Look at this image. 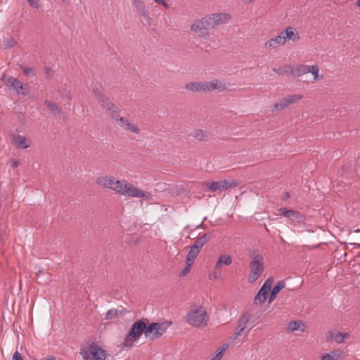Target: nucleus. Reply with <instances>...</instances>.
Here are the masks:
<instances>
[{"mask_svg": "<svg viewBox=\"0 0 360 360\" xmlns=\"http://www.w3.org/2000/svg\"><path fill=\"white\" fill-rule=\"evenodd\" d=\"M96 183L103 188L110 189L124 197L151 199L149 192L139 189L126 179H116L113 176L106 175L96 178Z\"/></svg>", "mask_w": 360, "mask_h": 360, "instance_id": "1", "label": "nucleus"}, {"mask_svg": "<svg viewBox=\"0 0 360 360\" xmlns=\"http://www.w3.org/2000/svg\"><path fill=\"white\" fill-rule=\"evenodd\" d=\"M185 320L193 327L203 328L207 324L209 315L204 307L195 304L186 313Z\"/></svg>", "mask_w": 360, "mask_h": 360, "instance_id": "2", "label": "nucleus"}, {"mask_svg": "<svg viewBox=\"0 0 360 360\" xmlns=\"http://www.w3.org/2000/svg\"><path fill=\"white\" fill-rule=\"evenodd\" d=\"M252 261L250 263V271L248 281L250 283L255 282L264 271L263 256L256 252L251 254Z\"/></svg>", "mask_w": 360, "mask_h": 360, "instance_id": "3", "label": "nucleus"}, {"mask_svg": "<svg viewBox=\"0 0 360 360\" xmlns=\"http://www.w3.org/2000/svg\"><path fill=\"white\" fill-rule=\"evenodd\" d=\"M210 18V17L205 15L202 18L195 20L191 25V30L199 37L208 39L209 30L212 29Z\"/></svg>", "mask_w": 360, "mask_h": 360, "instance_id": "4", "label": "nucleus"}, {"mask_svg": "<svg viewBox=\"0 0 360 360\" xmlns=\"http://www.w3.org/2000/svg\"><path fill=\"white\" fill-rule=\"evenodd\" d=\"M222 84L217 79H214L210 82H191L186 84L185 87L187 90L198 92V91H210L214 89H220Z\"/></svg>", "mask_w": 360, "mask_h": 360, "instance_id": "5", "label": "nucleus"}, {"mask_svg": "<svg viewBox=\"0 0 360 360\" xmlns=\"http://www.w3.org/2000/svg\"><path fill=\"white\" fill-rule=\"evenodd\" d=\"M93 93L98 103L109 112H117V108L103 91L98 86L93 87Z\"/></svg>", "mask_w": 360, "mask_h": 360, "instance_id": "6", "label": "nucleus"}, {"mask_svg": "<svg viewBox=\"0 0 360 360\" xmlns=\"http://www.w3.org/2000/svg\"><path fill=\"white\" fill-rule=\"evenodd\" d=\"M81 355L84 360H105V352L96 344L84 347L81 351Z\"/></svg>", "mask_w": 360, "mask_h": 360, "instance_id": "7", "label": "nucleus"}, {"mask_svg": "<svg viewBox=\"0 0 360 360\" xmlns=\"http://www.w3.org/2000/svg\"><path fill=\"white\" fill-rule=\"evenodd\" d=\"M238 182L235 180L223 179L216 181H207L205 187L212 192H222L230 188L238 186Z\"/></svg>", "mask_w": 360, "mask_h": 360, "instance_id": "8", "label": "nucleus"}, {"mask_svg": "<svg viewBox=\"0 0 360 360\" xmlns=\"http://www.w3.org/2000/svg\"><path fill=\"white\" fill-rule=\"evenodd\" d=\"M4 81L6 86L14 90L17 94L26 96L30 93V86L23 84L19 79L15 77H8L4 78Z\"/></svg>", "mask_w": 360, "mask_h": 360, "instance_id": "9", "label": "nucleus"}, {"mask_svg": "<svg viewBox=\"0 0 360 360\" xmlns=\"http://www.w3.org/2000/svg\"><path fill=\"white\" fill-rule=\"evenodd\" d=\"M167 326L163 323H153L148 326L145 337L152 340L160 338L167 330Z\"/></svg>", "mask_w": 360, "mask_h": 360, "instance_id": "10", "label": "nucleus"}, {"mask_svg": "<svg viewBox=\"0 0 360 360\" xmlns=\"http://www.w3.org/2000/svg\"><path fill=\"white\" fill-rule=\"evenodd\" d=\"M273 280L269 278L263 284L259 292L256 295L254 299V302L256 304L263 303L267 298L271 288Z\"/></svg>", "mask_w": 360, "mask_h": 360, "instance_id": "11", "label": "nucleus"}, {"mask_svg": "<svg viewBox=\"0 0 360 360\" xmlns=\"http://www.w3.org/2000/svg\"><path fill=\"white\" fill-rule=\"evenodd\" d=\"M255 319L250 312L244 314L238 321L239 331L236 333V336L240 335L244 330L250 326V328L255 326Z\"/></svg>", "mask_w": 360, "mask_h": 360, "instance_id": "12", "label": "nucleus"}, {"mask_svg": "<svg viewBox=\"0 0 360 360\" xmlns=\"http://www.w3.org/2000/svg\"><path fill=\"white\" fill-rule=\"evenodd\" d=\"M207 16L210 18V22L212 29L218 25L227 22L231 18V15L226 13H216L211 15H207Z\"/></svg>", "mask_w": 360, "mask_h": 360, "instance_id": "13", "label": "nucleus"}, {"mask_svg": "<svg viewBox=\"0 0 360 360\" xmlns=\"http://www.w3.org/2000/svg\"><path fill=\"white\" fill-rule=\"evenodd\" d=\"M112 118L116 122L117 124L124 129L129 131L138 133L139 129L132 124L128 120L120 116V114H112Z\"/></svg>", "mask_w": 360, "mask_h": 360, "instance_id": "14", "label": "nucleus"}, {"mask_svg": "<svg viewBox=\"0 0 360 360\" xmlns=\"http://www.w3.org/2000/svg\"><path fill=\"white\" fill-rule=\"evenodd\" d=\"M147 327L148 326H146V324L143 321H137L131 326L129 331L130 335L132 336V338H134V340H138L143 333L145 334Z\"/></svg>", "mask_w": 360, "mask_h": 360, "instance_id": "15", "label": "nucleus"}, {"mask_svg": "<svg viewBox=\"0 0 360 360\" xmlns=\"http://www.w3.org/2000/svg\"><path fill=\"white\" fill-rule=\"evenodd\" d=\"M349 337V333L347 332H339L336 330H332L328 332V340L334 341L338 344L344 342Z\"/></svg>", "mask_w": 360, "mask_h": 360, "instance_id": "16", "label": "nucleus"}, {"mask_svg": "<svg viewBox=\"0 0 360 360\" xmlns=\"http://www.w3.org/2000/svg\"><path fill=\"white\" fill-rule=\"evenodd\" d=\"M285 37L282 32H281L279 34L270 39L265 43V48L269 49H276L285 44Z\"/></svg>", "mask_w": 360, "mask_h": 360, "instance_id": "17", "label": "nucleus"}, {"mask_svg": "<svg viewBox=\"0 0 360 360\" xmlns=\"http://www.w3.org/2000/svg\"><path fill=\"white\" fill-rule=\"evenodd\" d=\"M321 360H342L344 359V352L340 349L330 350L321 354Z\"/></svg>", "mask_w": 360, "mask_h": 360, "instance_id": "18", "label": "nucleus"}, {"mask_svg": "<svg viewBox=\"0 0 360 360\" xmlns=\"http://www.w3.org/2000/svg\"><path fill=\"white\" fill-rule=\"evenodd\" d=\"M13 145L19 148L27 149L30 146V143L27 139L19 134H13L11 136Z\"/></svg>", "mask_w": 360, "mask_h": 360, "instance_id": "19", "label": "nucleus"}, {"mask_svg": "<svg viewBox=\"0 0 360 360\" xmlns=\"http://www.w3.org/2000/svg\"><path fill=\"white\" fill-rule=\"evenodd\" d=\"M279 211L285 217H288L292 221L301 222L303 220V216H302L299 212L296 211L292 210H287L286 208H281Z\"/></svg>", "mask_w": 360, "mask_h": 360, "instance_id": "20", "label": "nucleus"}, {"mask_svg": "<svg viewBox=\"0 0 360 360\" xmlns=\"http://www.w3.org/2000/svg\"><path fill=\"white\" fill-rule=\"evenodd\" d=\"M282 33L285 37V41H287V40L297 41L300 39L299 33L292 27H286L285 30L282 31Z\"/></svg>", "mask_w": 360, "mask_h": 360, "instance_id": "21", "label": "nucleus"}, {"mask_svg": "<svg viewBox=\"0 0 360 360\" xmlns=\"http://www.w3.org/2000/svg\"><path fill=\"white\" fill-rule=\"evenodd\" d=\"M309 73V65H292L291 75L295 77H301L303 75Z\"/></svg>", "mask_w": 360, "mask_h": 360, "instance_id": "22", "label": "nucleus"}, {"mask_svg": "<svg viewBox=\"0 0 360 360\" xmlns=\"http://www.w3.org/2000/svg\"><path fill=\"white\" fill-rule=\"evenodd\" d=\"M298 330L301 331L304 330V325L301 321H292L288 323L286 327V331L288 333H292Z\"/></svg>", "mask_w": 360, "mask_h": 360, "instance_id": "23", "label": "nucleus"}, {"mask_svg": "<svg viewBox=\"0 0 360 360\" xmlns=\"http://www.w3.org/2000/svg\"><path fill=\"white\" fill-rule=\"evenodd\" d=\"M231 263H232V258L230 255H226V254L221 255L217 259V262L216 263L214 269L216 270H218L221 267V265L229 266Z\"/></svg>", "mask_w": 360, "mask_h": 360, "instance_id": "24", "label": "nucleus"}, {"mask_svg": "<svg viewBox=\"0 0 360 360\" xmlns=\"http://www.w3.org/2000/svg\"><path fill=\"white\" fill-rule=\"evenodd\" d=\"M208 239L207 235L199 237L191 246L192 248L200 251V249L206 244Z\"/></svg>", "mask_w": 360, "mask_h": 360, "instance_id": "25", "label": "nucleus"}, {"mask_svg": "<svg viewBox=\"0 0 360 360\" xmlns=\"http://www.w3.org/2000/svg\"><path fill=\"white\" fill-rule=\"evenodd\" d=\"M292 65H286L283 67H280L278 68H273V71L278 74V75H285L291 74Z\"/></svg>", "mask_w": 360, "mask_h": 360, "instance_id": "26", "label": "nucleus"}, {"mask_svg": "<svg viewBox=\"0 0 360 360\" xmlns=\"http://www.w3.org/2000/svg\"><path fill=\"white\" fill-rule=\"evenodd\" d=\"M200 251L191 247L190 250L188 251V253L186 256V260L188 262V264L191 263H194L198 255L199 254Z\"/></svg>", "mask_w": 360, "mask_h": 360, "instance_id": "27", "label": "nucleus"}, {"mask_svg": "<svg viewBox=\"0 0 360 360\" xmlns=\"http://www.w3.org/2000/svg\"><path fill=\"white\" fill-rule=\"evenodd\" d=\"M228 344H224L221 347H219L216 350L214 356L211 359V360H221L223 352L228 349Z\"/></svg>", "mask_w": 360, "mask_h": 360, "instance_id": "28", "label": "nucleus"}, {"mask_svg": "<svg viewBox=\"0 0 360 360\" xmlns=\"http://www.w3.org/2000/svg\"><path fill=\"white\" fill-rule=\"evenodd\" d=\"M289 105L288 101L286 97L281 99L278 103L274 104V110H284L286 107Z\"/></svg>", "mask_w": 360, "mask_h": 360, "instance_id": "29", "label": "nucleus"}, {"mask_svg": "<svg viewBox=\"0 0 360 360\" xmlns=\"http://www.w3.org/2000/svg\"><path fill=\"white\" fill-rule=\"evenodd\" d=\"M289 105L288 101L286 97L281 99L278 103L274 104V110H284L286 107Z\"/></svg>", "mask_w": 360, "mask_h": 360, "instance_id": "30", "label": "nucleus"}, {"mask_svg": "<svg viewBox=\"0 0 360 360\" xmlns=\"http://www.w3.org/2000/svg\"><path fill=\"white\" fill-rule=\"evenodd\" d=\"M319 68L318 65H309V73H311V75L314 77V79L315 81L323 79V75L319 76Z\"/></svg>", "mask_w": 360, "mask_h": 360, "instance_id": "31", "label": "nucleus"}, {"mask_svg": "<svg viewBox=\"0 0 360 360\" xmlns=\"http://www.w3.org/2000/svg\"><path fill=\"white\" fill-rule=\"evenodd\" d=\"M138 13L140 15V16H141L143 18V20H145L146 23L148 25H149V26L151 25V24H152V19L150 17L149 13L146 11V8L143 9V11H139Z\"/></svg>", "mask_w": 360, "mask_h": 360, "instance_id": "32", "label": "nucleus"}, {"mask_svg": "<svg viewBox=\"0 0 360 360\" xmlns=\"http://www.w3.org/2000/svg\"><path fill=\"white\" fill-rule=\"evenodd\" d=\"M136 340H134V338H132V336L130 335V333L126 336L124 338L123 342H122V347H131L134 345V343Z\"/></svg>", "mask_w": 360, "mask_h": 360, "instance_id": "33", "label": "nucleus"}, {"mask_svg": "<svg viewBox=\"0 0 360 360\" xmlns=\"http://www.w3.org/2000/svg\"><path fill=\"white\" fill-rule=\"evenodd\" d=\"M3 44L6 49H11L16 44V41L13 38L8 37L4 39Z\"/></svg>", "mask_w": 360, "mask_h": 360, "instance_id": "34", "label": "nucleus"}, {"mask_svg": "<svg viewBox=\"0 0 360 360\" xmlns=\"http://www.w3.org/2000/svg\"><path fill=\"white\" fill-rule=\"evenodd\" d=\"M289 105L291 103H296L302 99V96L301 94H294V95H289L285 96Z\"/></svg>", "mask_w": 360, "mask_h": 360, "instance_id": "35", "label": "nucleus"}, {"mask_svg": "<svg viewBox=\"0 0 360 360\" xmlns=\"http://www.w3.org/2000/svg\"><path fill=\"white\" fill-rule=\"evenodd\" d=\"M285 287V283L283 281L278 282L275 286L271 290V292L275 294L276 295Z\"/></svg>", "mask_w": 360, "mask_h": 360, "instance_id": "36", "label": "nucleus"}, {"mask_svg": "<svg viewBox=\"0 0 360 360\" xmlns=\"http://www.w3.org/2000/svg\"><path fill=\"white\" fill-rule=\"evenodd\" d=\"M132 3L135 6L137 12L143 11V9L146 8L144 3L141 0H132Z\"/></svg>", "mask_w": 360, "mask_h": 360, "instance_id": "37", "label": "nucleus"}, {"mask_svg": "<svg viewBox=\"0 0 360 360\" xmlns=\"http://www.w3.org/2000/svg\"><path fill=\"white\" fill-rule=\"evenodd\" d=\"M44 104L47 109L51 112H56L58 110V105L53 102L46 101Z\"/></svg>", "mask_w": 360, "mask_h": 360, "instance_id": "38", "label": "nucleus"}, {"mask_svg": "<svg viewBox=\"0 0 360 360\" xmlns=\"http://www.w3.org/2000/svg\"><path fill=\"white\" fill-rule=\"evenodd\" d=\"M192 265H193V263L190 262V264H188V262L186 261V266L179 273V276L183 277V276H186L189 273Z\"/></svg>", "mask_w": 360, "mask_h": 360, "instance_id": "39", "label": "nucleus"}, {"mask_svg": "<svg viewBox=\"0 0 360 360\" xmlns=\"http://www.w3.org/2000/svg\"><path fill=\"white\" fill-rule=\"evenodd\" d=\"M206 133L201 129H197L194 131L193 136L198 140H202L205 136Z\"/></svg>", "mask_w": 360, "mask_h": 360, "instance_id": "40", "label": "nucleus"}, {"mask_svg": "<svg viewBox=\"0 0 360 360\" xmlns=\"http://www.w3.org/2000/svg\"><path fill=\"white\" fill-rule=\"evenodd\" d=\"M22 68L23 70V72H24V74L25 75V76H27V77L34 76V70L32 68L22 66Z\"/></svg>", "mask_w": 360, "mask_h": 360, "instance_id": "41", "label": "nucleus"}, {"mask_svg": "<svg viewBox=\"0 0 360 360\" xmlns=\"http://www.w3.org/2000/svg\"><path fill=\"white\" fill-rule=\"evenodd\" d=\"M117 313L113 309H110L105 314V319H112L116 316Z\"/></svg>", "mask_w": 360, "mask_h": 360, "instance_id": "42", "label": "nucleus"}, {"mask_svg": "<svg viewBox=\"0 0 360 360\" xmlns=\"http://www.w3.org/2000/svg\"><path fill=\"white\" fill-rule=\"evenodd\" d=\"M30 5L35 8H37L39 7V0H27Z\"/></svg>", "mask_w": 360, "mask_h": 360, "instance_id": "43", "label": "nucleus"}, {"mask_svg": "<svg viewBox=\"0 0 360 360\" xmlns=\"http://www.w3.org/2000/svg\"><path fill=\"white\" fill-rule=\"evenodd\" d=\"M156 4L164 6L166 8H169V4L165 0H153Z\"/></svg>", "mask_w": 360, "mask_h": 360, "instance_id": "44", "label": "nucleus"}, {"mask_svg": "<svg viewBox=\"0 0 360 360\" xmlns=\"http://www.w3.org/2000/svg\"><path fill=\"white\" fill-rule=\"evenodd\" d=\"M45 73L46 74L47 77L50 78L53 75V71L52 69L49 67H46L45 69Z\"/></svg>", "mask_w": 360, "mask_h": 360, "instance_id": "45", "label": "nucleus"}, {"mask_svg": "<svg viewBox=\"0 0 360 360\" xmlns=\"http://www.w3.org/2000/svg\"><path fill=\"white\" fill-rule=\"evenodd\" d=\"M11 360H23L21 354H20L18 351H16L12 356Z\"/></svg>", "mask_w": 360, "mask_h": 360, "instance_id": "46", "label": "nucleus"}, {"mask_svg": "<svg viewBox=\"0 0 360 360\" xmlns=\"http://www.w3.org/2000/svg\"><path fill=\"white\" fill-rule=\"evenodd\" d=\"M10 163L13 168H15L20 165V161L16 159H13L10 160Z\"/></svg>", "mask_w": 360, "mask_h": 360, "instance_id": "47", "label": "nucleus"}, {"mask_svg": "<svg viewBox=\"0 0 360 360\" xmlns=\"http://www.w3.org/2000/svg\"><path fill=\"white\" fill-rule=\"evenodd\" d=\"M212 277L214 279H218L220 278V274L217 272V270L214 269V272L212 274Z\"/></svg>", "mask_w": 360, "mask_h": 360, "instance_id": "48", "label": "nucleus"}, {"mask_svg": "<svg viewBox=\"0 0 360 360\" xmlns=\"http://www.w3.org/2000/svg\"><path fill=\"white\" fill-rule=\"evenodd\" d=\"M276 295L270 292L269 298V303H271L276 298Z\"/></svg>", "mask_w": 360, "mask_h": 360, "instance_id": "49", "label": "nucleus"}, {"mask_svg": "<svg viewBox=\"0 0 360 360\" xmlns=\"http://www.w3.org/2000/svg\"><path fill=\"white\" fill-rule=\"evenodd\" d=\"M253 0H242V1L244 3V4H250V2H252Z\"/></svg>", "mask_w": 360, "mask_h": 360, "instance_id": "50", "label": "nucleus"}, {"mask_svg": "<svg viewBox=\"0 0 360 360\" xmlns=\"http://www.w3.org/2000/svg\"><path fill=\"white\" fill-rule=\"evenodd\" d=\"M44 360H56V359L53 356H49L48 358L45 359Z\"/></svg>", "mask_w": 360, "mask_h": 360, "instance_id": "51", "label": "nucleus"}, {"mask_svg": "<svg viewBox=\"0 0 360 360\" xmlns=\"http://www.w3.org/2000/svg\"><path fill=\"white\" fill-rule=\"evenodd\" d=\"M356 6L360 7V0H357L356 1Z\"/></svg>", "mask_w": 360, "mask_h": 360, "instance_id": "52", "label": "nucleus"}, {"mask_svg": "<svg viewBox=\"0 0 360 360\" xmlns=\"http://www.w3.org/2000/svg\"><path fill=\"white\" fill-rule=\"evenodd\" d=\"M354 233H360V229H357L354 231Z\"/></svg>", "mask_w": 360, "mask_h": 360, "instance_id": "53", "label": "nucleus"}, {"mask_svg": "<svg viewBox=\"0 0 360 360\" xmlns=\"http://www.w3.org/2000/svg\"><path fill=\"white\" fill-rule=\"evenodd\" d=\"M63 3H68V0H61Z\"/></svg>", "mask_w": 360, "mask_h": 360, "instance_id": "54", "label": "nucleus"}]
</instances>
